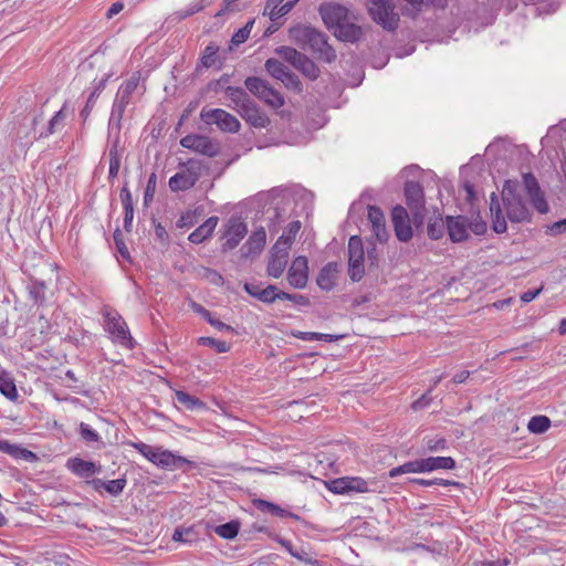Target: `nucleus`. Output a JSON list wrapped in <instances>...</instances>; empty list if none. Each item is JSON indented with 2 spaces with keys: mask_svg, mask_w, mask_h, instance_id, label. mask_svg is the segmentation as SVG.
Returning a JSON list of instances; mask_svg holds the SVG:
<instances>
[{
  "mask_svg": "<svg viewBox=\"0 0 566 566\" xmlns=\"http://www.w3.org/2000/svg\"><path fill=\"white\" fill-rule=\"evenodd\" d=\"M502 202L505 214L503 213L499 196L495 192L491 193L490 212L494 232L504 233L507 230L506 218L513 223L527 222L531 220V211L518 193L517 180H506L504 182Z\"/></svg>",
  "mask_w": 566,
  "mask_h": 566,
  "instance_id": "obj_1",
  "label": "nucleus"
},
{
  "mask_svg": "<svg viewBox=\"0 0 566 566\" xmlns=\"http://www.w3.org/2000/svg\"><path fill=\"white\" fill-rule=\"evenodd\" d=\"M290 39L300 45L302 49H308L316 59L326 63H332L336 60V51L328 43L326 34L317 29L298 24L290 29Z\"/></svg>",
  "mask_w": 566,
  "mask_h": 566,
  "instance_id": "obj_2",
  "label": "nucleus"
},
{
  "mask_svg": "<svg viewBox=\"0 0 566 566\" xmlns=\"http://www.w3.org/2000/svg\"><path fill=\"white\" fill-rule=\"evenodd\" d=\"M130 446L149 462L160 469L172 471L182 470L185 465L196 468V464L192 461L169 450H165L161 447H153L142 441L130 442Z\"/></svg>",
  "mask_w": 566,
  "mask_h": 566,
  "instance_id": "obj_3",
  "label": "nucleus"
},
{
  "mask_svg": "<svg viewBox=\"0 0 566 566\" xmlns=\"http://www.w3.org/2000/svg\"><path fill=\"white\" fill-rule=\"evenodd\" d=\"M366 8L370 19L385 31L398 29L400 15L392 0H367Z\"/></svg>",
  "mask_w": 566,
  "mask_h": 566,
  "instance_id": "obj_4",
  "label": "nucleus"
},
{
  "mask_svg": "<svg viewBox=\"0 0 566 566\" xmlns=\"http://www.w3.org/2000/svg\"><path fill=\"white\" fill-rule=\"evenodd\" d=\"M245 87L258 98L272 108H280L284 105V97L269 83L260 77L250 76L244 81Z\"/></svg>",
  "mask_w": 566,
  "mask_h": 566,
  "instance_id": "obj_5",
  "label": "nucleus"
},
{
  "mask_svg": "<svg viewBox=\"0 0 566 566\" xmlns=\"http://www.w3.org/2000/svg\"><path fill=\"white\" fill-rule=\"evenodd\" d=\"M104 328L111 335L112 340L128 348L133 347V337L123 317L111 311L104 312Z\"/></svg>",
  "mask_w": 566,
  "mask_h": 566,
  "instance_id": "obj_6",
  "label": "nucleus"
},
{
  "mask_svg": "<svg viewBox=\"0 0 566 566\" xmlns=\"http://www.w3.org/2000/svg\"><path fill=\"white\" fill-rule=\"evenodd\" d=\"M348 275L353 282H359L365 275V251L358 235L348 240Z\"/></svg>",
  "mask_w": 566,
  "mask_h": 566,
  "instance_id": "obj_7",
  "label": "nucleus"
},
{
  "mask_svg": "<svg viewBox=\"0 0 566 566\" xmlns=\"http://www.w3.org/2000/svg\"><path fill=\"white\" fill-rule=\"evenodd\" d=\"M43 106L33 108L24 116L15 127V136L21 145L29 146L41 137L36 136V126L43 119Z\"/></svg>",
  "mask_w": 566,
  "mask_h": 566,
  "instance_id": "obj_8",
  "label": "nucleus"
},
{
  "mask_svg": "<svg viewBox=\"0 0 566 566\" xmlns=\"http://www.w3.org/2000/svg\"><path fill=\"white\" fill-rule=\"evenodd\" d=\"M200 117L206 124H216L222 132L227 133H238L241 127L235 116L221 108H202Z\"/></svg>",
  "mask_w": 566,
  "mask_h": 566,
  "instance_id": "obj_9",
  "label": "nucleus"
},
{
  "mask_svg": "<svg viewBox=\"0 0 566 566\" xmlns=\"http://www.w3.org/2000/svg\"><path fill=\"white\" fill-rule=\"evenodd\" d=\"M406 203L413 214L415 220L422 222L424 216V192L417 181H406L403 186Z\"/></svg>",
  "mask_w": 566,
  "mask_h": 566,
  "instance_id": "obj_10",
  "label": "nucleus"
},
{
  "mask_svg": "<svg viewBox=\"0 0 566 566\" xmlns=\"http://www.w3.org/2000/svg\"><path fill=\"white\" fill-rule=\"evenodd\" d=\"M522 184L533 208L541 214L547 213L549 206L536 177L532 172H525L522 175Z\"/></svg>",
  "mask_w": 566,
  "mask_h": 566,
  "instance_id": "obj_11",
  "label": "nucleus"
},
{
  "mask_svg": "<svg viewBox=\"0 0 566 566\" xmlns=\"http://www.w3.org/2000/svg\"><path fill=\"white\" fill-rule=\"evenodd\" d=\"M180 145L208 157H216L219 154V145L205 135H186L180 139Z\"/></svg>",
  "mask_w": 566,
  "mask_h": 566,
  "instance_id": "obj_12",
  "label": "nucleus"
},
{
  "mask_svg": "<svg viewBox=\"0 0 566 566\" xmlns=\"http://www.w3.org/2000/svg\"><path fill=\"white\" fill-rule=\"evenodd\" d=\"M248 227L239 219L231 218L223 232L224 242L222 243V251L233 250L239 245L241 240L247 235Z\"/></svg>",
  "mask_w": 566,
  "mask_h": 566,
  "instance_id": "obj_13",
  "label": "nucleus"
},
{
  "mask_svg": "<svg viewBox=\"0 0 566 566\" xmlns=\"http://www.w3.org/2000/svg\"><path fill=\"white\" fill-rule=\"evenodd\" d=\"M319 14L323 22L329 30L336 29L347 18H349V11L342 4L327 3L319 7Z\"/></svg>",
  "mask_w": 566,
  "mask_h": 566,
  "instance_id": "obj_14",
  "label": "nucleus"
},
{
  "mask_svg": "<svg viewBox=\"0 0 566 566\" xmlns=\"http://www.w3.org/2000/svg\"><path fill=\"white\" fill-rule=\"evenodd\" d=\"M391 219L396 237L401 242H407L412 238L413 231L410 226L409 214L402 206L394 207Z\"/></svg>",
  "mask_w": 566,
  "mask_h": 566,
  "instance_id": "obj_15",
  "label": "nucleus"
},
{
  "mask_svg": "<svg viewBox=\"0 0 566 566\" xmlns=\"http://www.w3.org/2000/svg\"><path fill=\"white\" fill-rule=\"evenodd\" d=\"M308 280V261L306 256L295 258L287 271V281L294 289H304Z\"/></svg>",
  "mask_w": 566,
  "mask_h": 566,
  "instance_id": "obj_16",
  "label": "nucleus"
},
{
  "mask_svg": "<svg viewBox=\"0 0 566 566\" xmlns=\"http://www.w3.org/2000/svg\"><path fill=\"white\" fill-rule=\"evenodd\" d=\"M287 260L289 250H286V248L280 247V244H274L271 249L266 266L268 275L274 279H279L286 268Z\"/></svg>",
  "mask_w": 566,
  "mask_h": 566,
  "instance_id": "obj_17",
  "label": "nucleus"
},
{
  "mask_svg": "<svg viewBox=\"0 0 566 566\" xmlns=\"http://www.w3.org/2000/svg\"><path fill=\"white\" fill-rule=\"evenodd\" d=\"M266 242V232L263 227L255 229L247 242L241 247V258L249 259L259 255Z\"/></svg>",
  "mask_w": 566,
  "mask_h": 566,
  "instance_id": "obj_18",
  "label": "nucleus"
},
{
  "mask_svg": "<svg viewBox=\"0 0 566 566\" xmlns=\"http://www.w3.org/2000/svg\"><path fill=\"white\" fill-rule=\"evenodd\" d=\"M238 113L253 127L264 128L270 124V119L266 114L258 107L253 99L247 102Z\"/></svg>",
  "mask_w": 566,
  "mask_h": 566,
  "instance_id": "obj_19",
  "label": "nucleus"
},
{
  "mask_svg": "<svg viewBox=\"0 0 566 566\" xmlns=\"http://www.w3.org/2000/svg\"><path fill=\"white\" fill-rule=\"evenodd\" d=\"M66 468L80 478H90L102 472L101 464L77 457L70 458L66 462Z\"/></svg>",
  "mask_w": 566,
  "mask_h": 566,
  "instance_id": "obj_20",
  "label": "nucleus"
},
{
  "mask_svg": "<svg viewBox=\"0 0 566 566\" xmlns=\"http://www.w3.org/2000/svg\"><path fill=\"white\" fill-rule=\"evenodd\" d=\"M367 217L376 239L380 242L386 241L388 238V232L386 229L385 214L381 209L376 206H368Z\"/></svg>",
  "mask_w": 566,
  "mask_h": 566,
  "instance_id": "obj_21",
  "label": "nucleus"
},
{
  "mask_svg": "<svg viewBox=\"0 0 566 566\" xmlns=\"http://www.w3.org/2000/svg\"><path fill=\"white\" fill-rule=\"evenodd\" d=\"M130 99L132 98L119 93L116 94L107 125L108 132L111 134L113 133L114 128L122 129V119L127 105L130 103Z\"/></svg>",
  "mask_w": 566,
  "mask_h": 566,
  "instance_id": "obj_22",
  "label": "nucleus"
},
{
  "mask_svg": "<svg viewBox=\"0 0 566 566\" xmlns=\"http://www.w3.org/2000/svg\"><path fill=\"white\" fill-rule=\"evenodd\" d=\"M447 230L452 242H462L468 238V219L463 216L447 217Z\"/></svg>",
  "mask_w": 566,
  "mask_h": 566,
  "instance_id": "obj_23",
  "label": "nucleus"
},
{
  "mask_svg": "<svg viewBox=\"0 0 566 566\" xmlns=\"http://www.w3.org/2000/svg\"><path fill=\"white\" fill-rule=\"evenodd\" d=\"M338 279V264L336 262H328L324 265L316 279L319 289L324 291H332L337 283Z\"/></svg>",
  "mask_w": 566,
  "mask_h": 566,
  "instance_id": "obj_24",
  "label": "nucleus"
},
{
  "mask_svg": "<svg viewBox=\"0 0 566 566\" xmlns=\"http://www.w3.org/2000/svg\"><path fill=\"white\" fill-rule=\"evenodd\" d=\"M363 34V30L359 25L350 22L347 18L336 29H334V35L343 42H357Z\"/></svg>",
  "mask_w": 566,
  "mask_h": 566,
  "instance_id": "obj_25",
  "label": "nucleus"
},
{
  "mask_svg": "<svg viewBox=\"0 0 566 566\" xmlns=\"http://www.w3.org/2000/svg\"><path fill=\"white\" fill-rule=\"evenodd\" d=\"M0 452L11 455L17 460H24L28 462H33L38 459L36 454L28 449L20 447L19 444H14L9 442L8 440L0 439Z\"/></svg>",
  "mask_w": 566,
  "mask_h": 566,
  "instance_id": "obj_26",
  "label": "nucleus"
},
{
  "mask_svg": "<svg viewBox=\"0 0 566 566\" xmlns=\"http://www.w3.org/2000/svg\"><path fill=\"white\" fill-rule=\"evenodd\" d=\"M218 217H209L201 226H199L195 231H192L189 234L188 240L195 244L203 242L206 239L212 235L218 224Z\"/></svg>",
  "mask_w": 566,
  "mask_h": 566,
  "instance_id": "obj_27",
  "label": "nucleus"
},
{
  "mask_svg": "<svg viewBox=\"0 0 566 566\" xmlns=\"http://www.w3.org/2000/svg\"><path fill=\"white\" fill-rule=\"evenodd\" d=\"M119 198L124 208V229L129 232L134 220V201L132 192L126 185L120 189Z\"/></svg>",
  "mask_w": 566,
  "mask_h": 566,
  "instance_id": "obj_28",
  "label": "nucleus"
},
{
  "mask_svg": "<svg viewBox=\"0 0 566 566\" xmlns=\"http://www.w3.org/2000/svg\"><path fill=\"white\" fill-rule=\"evenodd\" d=\"M407 473H427L424 459L408 461L401 465L395 467L388 471V476L395 479Z\"/></svg>",
  "mask_w": 566,
  "mask_h": 566,
  "instance_id": "obj_29",
  "label": "nucleus"
},
{
  "mask_svg": "<svg viewBox=\"0 0 566 566\" xmlns=\"http://www.w3.org/2000/svg\"><path fill=\"white\" fill-rule=\"evenodd\" d=\"M283 1L284 0H269L266 2L264 8V14H268L271 21H276L277 19L287 14L292 10L294 3H283Z\"/></svg>",
  "mask_w": 566,
  "mask_h": 566,
  "instance_id": "obj_30",
  "label": "nucleus"
},
{
  "mask_svg": "<svg viewBox=\"0 0 566 566\" xmlns=\"http://www.w3.org/2000/svg\"><path fill=\"white\" fill-rule=\"evenodd\" d=\"M107 78L108 77L105 76L98 81H94V88L91 92V94L88 95L87 101H86L83 109L80 113V116L83 118V120H86L90 117L99 94L105 88Z\"/></svg>",
  "mask_w": 566,
  "mask_h": 566,
  "instance_id": "obj_31",
  "label": "nucleus"
},
{
  "mask_svg": "<svg viewBox=\"0 0 566 566\" xmlns=\"http://www.w3.org/2000/svg\"><path fill=\"white\" fill-rule=\"evenodd\" d=\"M276 54L280 55L284 61L294 66L297 71L302 66V64L306 61L307 56L296 49L291 46H279L275 50Z\"/></svg>",
  "mask_w": 566,
  "mask_h": 566,
  "instance_id": "obj_32",
  "label": "nucleus"
},
{
  "mask_svg": "<svg viewBox=\"0 0 566 566\" xmlns=\"http://www.w3.org/2000/svg\"><path fill=\"white\" fill-rule=\"evenodd\" d=\"M108 138V158L114 160H122L125 147L120 142V129L114 128L111 134L107 130Z\"/></svg>",
  "mask_w": 566,
  "mask_h": 566,
  "instance_id": "obj_33",
  "label": "nucleus"
},
{
  "mask_svg": "<svg viewBox=\"0 0 566 566\" xmlns=\"http://www.w3.org/2000/svg\"><path fill=\"white\" fill-rule=\"evenodd\" d=\"M0 392L11 401L19 397L13 377L6 370L0 371Z\"/></svg>",
  "mask_w": 566,
  "mask_h": 566,
  "instance_id": "obj_34",
  "label": "nucleus"
},
{
  "mask_svg": "<svg viewBox=\"0 0 566 566\" xmlns=\"http://www.w3.org/2000/svg\"><path fill=\"white\" fill-rule=\"evenodd\" d=\"M196 185V181L190 178L189 175L181 169L179 172H176L169 179V188L172 191H185L192 188Z\"/></svg>",
  "mask_w": 566,
  "mask_h": 566,
  "instance_id": "obj_35",
  "label": "nucleus"
},
{
  "mask_svg": "<svg viewBox=\"0 0 566 566\" xmlns=\"http://www.w3.org/2000/svg\"><path fill=\"white\" fill-rule=\"evenodd\" d=\"M426 470L432 472L436 470H452L455 468V460L451 457H429L424 458Z\"/></svg>",
  "mask_w": 566,
  "mask_h": 566,
  "instance_id": "obj_36",
  "label": "nucleus"
},
{
  "mask_svg": "<svg viewBox=\"0 0 566 566\" xmlns=\"http://www.w3.org/2000/svg\"><path fill=\"white\" fill-rule=\"evenodd\" d=\"M192 308L196 313H198L202 318H205L212 327L217 328L220 332H232L233 328L221 322L220 319L216 318L210 311L205 308L202 305L193 303Z\"/></svg>",
  "mask_w": 566,
  "mask_h": 566,
  "instance_id": "obj_37",
  "label": "nucleus"
},
{
  "mask_svg": "<svg viewBox=\"0 0 566 566\" xmlns=\"http://www.w3.org/2000/svg\"><path fill=\"white\" fill-rule=\"evenodd\" d=\"M175 398L180 405H182L187 410L190 411L201 410L206 408V403L202 400L189 395L184 390H176Z\"/></svg>",
  "mask_w": 566,
  "mask_h": 566,
  "instance_id": "obj_38",
  "label": "nucleus"
},
{
  "mask_svg": "<svg viewBox=\"0 0 566 566\" xmlns=\"http://www.w3.org/2000/svg\"><path fill=\"white\" fill-rule=\"evenodd\" d=\"M226 94L232 103L230 106L237 112H239L243 105L251 99L247 92L241 87L228 86L226 88Z\"/></svg>",
  "mask_w": 566,
  "mask_h": 566,
  "instance_id": "obj_39",
  "label": "nucleus"
},
{
  "mask_svg": "<svg viewBox=\"0 0 566 566\" xmlns=\"http://www.w3.org/2000/svg\"><path fill=\"white\" fill-rule=\"evenodd\" d=\"M292 336L305 340V342H314V340H324L327 343L336 342L340 338H343V335H333V334H324V333H316V332H292Z\"/></svg>",
  "mask_w": 566,
  "mask_h": 566,
  "instance_id": "obj_40",
  "label": "nucleus"
},
{
  "mask_svg": "<svg viewBox=\"0 0 566 566\" xmlns=\"http://www.w3.org/2000/svg\"><path fill=\"white\" fill-rule=\"evenodd\" d=\"M301 230V222L300 221H292L287 224L285 230L283 231L282 235L277 239L275 244H280L282 248H286V250H290L293 241L295 240L296 234Z\"/></svg>",
  "mask_w": 566,
  "mask_h": 566,
  "instance_id": "obj_41",
  "label": "nucleus"
},
{
  "mask_svg": "<svg viewBox=\"0 0 566 566\" xmlns=\"http://www.w3.org/2000/svg\"><path fill=\"white\" fill-rule=\"evenodd\" d=\"M258 507L261 511H266V512L271 513L272 515L279 516L281 518L290 517V518H293L295 521L301 520V517L297 514L292 513V512H290V511H287L285 509H282L277 504H274V503L269 502V501L260 500L259 504H258Z\"/></svg>",
  "mask_w": 566,
  "mask_h": 566,
  "instance_id": "obj_42",
  "label": "nucleus"
},
{
  "mask_svg": "<svg viewBox=\"0 0 566 566\" xmlns=\"http://www.w3.org/2000/svg\"><path fill=\"white\" fill-rule=\"evenodd\" d=\"M65 105L54 114V116L49 120L48 128L45 132L39 134V137H49L50 135L56 133L62 129L64 126V120L66 118L64 114Z\"/></svg>",
  "mask_w": 566,
  "mask_h": 566,
  "instance_id": "obj_43",
  "label": "nucleus"
},
{
  "mask_svg": "<svg viewBox=\"0 0 566 566\" xmlns=\"http://www.w3.org/2000/svg\"><path fill=\"white\" fill-rule=\"evenodd\" d=\"M172 539L175 542H180L182 544L191 545L199 539L198 533L193 527H177L172 534Z\"/></svg>",
  "mask_w": 566,
  "mask_h": 566,
  "instance_id": "obj_44",
  "label": "nucleus"
},
{
  "mask_svg": "<svg viewBox=\"0 0 566 566\" xmlns=\"http://www.w3.org/2000/svg\"><path fill=\"white\" fill-rule=\"evenodd\" d=\"M239 530L240 523L233 520L228 523L216 526L214 533L224 539H233L234 537H237Z\"/></svg>",
  "mask_w": 566,
  "mask_h": 566,
  "instance_id": "obj_45",
  "label": "nucleus"
},
{
  "mask_svg": "<svg viewBox=\"0 0 566 566\" xmlns=\"http://www.w3.org/2000/svg\"><path fill=\"white\" fill-rule=\"evenodd\" d=\"M549 427V418L542 415L532 417L527 423L528 431L536 434L546 432Z\"/></svg>",
  "mask_w": 566,
  "mask_h": 566,
  "instance_id": "obj_46",
  "label": "nucleus"
},
{
  "mask_svg": "<svg viewBox=\"0 0 566 566\" xmlns=\"http://www.w3.org/2000/svg\"><path fill=\"white\" fill-rule=\"evenodd\" d=\"M46 284L44 281L32 280L29 286V294L32 301L39 305L45 301Z\"/></svg>",
  "mask_w": 566,
  "mask_h": 566,
  "instance_id": "obj_47",
  "label": "nucleus"
},
{
  "mask_svg": "<svg viewBox=\"0 0 566 566\" xmlns=\"http://www.w3.org/2000/svg\"><path fill=\"white\" fill-rule=\"evenodd\" d=\"M219 46L214 43H209L202 51L200 62L203 67L209 69L216 65L218 60Z\"/></svg>",
  "mask_w": 566,
  "mask_h": 566,
  "instance_id": "obj_48",
  "label": "nucleus"
},
{
  "mask_svg": "<svg viewBox=\"0 0 566 566\" xmlns=\"http://www.w3.org/2000/svg\"><path fill=\"white\" fill-rule=\"evenodd\" d=\"M410 482L413 484L420 485V486H426V488L433 486V485H440V486H444V488H447V486L461 488L462 486V483H460V482L447 480V479H438V478L430 479V480L411 479Z\"/></svg>",
  "mask_w": 566,
  "mask_h": 566,
  "instance_id": "obj_49",
  "label": "nucleus"
},
{
  "mask_svg": "<svg viewBox=\"0 0 566 566\" xmlns=\"http://www.w3.org/2000/svg\"><path fill=\"white\" fill-rule=\"evenodd\" d=\"M447 228V220L444 221L441 217H437L428 223V235L432 240H439L443 237Z\"/></svg>",
  "mask_w": 566,
  "mask_h": 566,
  "instance_id": "obj_50",
  "label": "nucleus"
},
{
  "mask_svg": "<svg viewBox=\"0 0 566 566\" xmlns=\"http://www.w3.org/2000/svg\"><path fill=\"white\" fill-rule=\"evenodd\" d=\"M265 70L271 76L280 81L289 71V67L276 59H269L265 62Z\"/></svg>",
  "mask_w": 566,
  "mask_h": 566,
  "instance_id": "obj_51",
  "label": "nucleus"
},
{
  "mask_svg": "<svg viewBox=\"0 0 566 566\" xmlns=\"http://www.w3.org/2000/svg\"><path fill=\"white\" fill-rule=\"evenodd\" d=\"M181 166H182V169L185 170V172L187 175H189L190 178H192V180H195L196 182L200 179V177L202 175V170L205 168L202 161L197 160V159H189L187 163H184Z\"/></svg>",
  "mask_w": 566,
  "mask_h": 566,
  "instance_id": "obj_52",
  "label": "nucleus"
},
{
  "mask_svg": "<svg viewBox=\"0 0 566 566\" xmlns=\"http://www.w3.org/2000/svg\"><path fill=\"white\" fill-rule=\"evenodd\" d=\"M198 344L201 346L212 347L219 354L228 353L230 350V345L227 342L219 340L213 337L201 336L198 338Z\"/></svg>",
  "mask_w": 566,
  "mask_h": 566,
  "instance_id": "obj_53",
  "label": "nucleus"
},
{
  "mask_svg": "<svg viewBox=\"0 0 566 566\" xmlns=\"http://www.w3.org/2000/svg\"><path fill=\"white\" fill-rule=\"evenodd\" d=\"M424 447L430 452L444 451L448 448V441L441 436L426 437Z\"/></svg>",
  "mask_w": 566,
  "mask_h": 566,
  "instance_id": "obj_54",
  "label": "nucleus"
},
{
  "mask_svg": "<svg viewBox=\"0 0 566 566\" xmlns=\"http://www.w3.org/2000/svg\"><path fill=\"white\" fill-rule=\"evenodd\" d=\"M80 436L86 443L101 442L99 433L85 422L80 423Z\"/></svg>",
  "mask_w": 566,
  "mask_h": 566,
  "instance_id": "obj_55",
  "label": "nucleus"
},
{
  "mask_svg": "<svg viewBox=\"0 0 566 566\" xmlns=\"http://www.w3.org/2000/svg\"><path fill=\"white\" fill-rule=\"evenodd\" d=\"M126 485L127 479L124 475L116 480L106 481L105 491L113 496H118L124 491Z\"/></svg>",
  "mask_w": 566,
  "mask_h": 566,
  "instance_id": "obj_56",
  "label": "nucleus"
},
{
  "mask_svg": "<svg viewBox=\"0 0 566 566\" xmlns=\"http://www.w3.org/2000/svg\"><path fill=\"white\" fill-rule=\"evenodd\" d=\"M253 23H254V21L250 20L244 27L239 29L232 35V38H231L232 45L238 46V45L244 43L248 40V38H249L250 33H251Z\"/></svg>",
  "mask_w": 566,
  "mask_h": 566,
  "instance_id": "obj_57",
  "label": "nucleus"
},
{
  "mask_svg": "<svg viewBox=\"0 0 566 566\" xmlns=\"http://www.w3.org/2000/svg\"><path fill=\"white\" fill-rule=\"evenodd\" d=\"M156 187H157V176L155 172H153V174H150V176L148 178V181H147V185L145 188V192H144V205L145 206H149L150 202L154 200Z\"/></svg>",
  "mask_w": 566,
  "mask_h": 566,
  "instance_id": "obj_58",
  "label": "nucleus"
},
{
  "mask_svg": "<svg viewBox=\"0 0 566 566\" xmlns=\"http://www.w3.org/2000/svg\"><path fill=\"white\" fill-rule=\"evenodd\" d=\"M298 71L310 80H316L321 73L317 65L310 57L306 59Z\"/></svg>",
  "mask_w": 566,
  "mask_h": 566,
  "instance_id": "obj_59",
  "label": "nucleus"
},
{
  "mask_svg": "<svg viewBox=\"0 0 566 566\" xmlns=\"http://www.w3.org/2000/svg\"><path fill=\"white\" fill-rule=\"evenodd\" d=\"M276 286L275 285H268L262 290V292L258 293L259 301L265 303V304H272L276 301Z\"/></svg>",
  "mask_w": 566,
  "mask_h": 566,
  "instance_id": "obj_60",
  "label": "nucleus"
},
{
  "mask_svg": "<svg viewBox=\"0 0 566 566\" xmlns=\"http://www.w3.org/2000/svg\"><path fill=\"white\" fill-rule=\"evenodd\" d=\"M286 87L289 88H293L297 92H301L302 91V85H301V82L297 77V75H295L293 72H291V70L289 69V71L282 76V78L280 80Z\"/></svg>",
  "mask_w": 566,
  "mask_h": 566,
  "instance_id": "obj_61",
  "label": "nucleus"
},
{
  "mask_svg": "<svg viewBox=\"0 0 566 566\" xmlns=\"http://www.w3.org/2000/svg\"><path fill=\"white\" fill-rule=\"evenodd\" d=\"M201 276L205 277L207 281H209L211 284H214V285L223 284L222 275L213 269L203 268L202 272H201Z\"/></svg>",
  "mask_w": 566,
  "mask_h": 566,
  "instance_id": "obj_62",
  "label": "nucleus"
},
{
  "mask_svg": "<svg viewBox=\"0 0 566 566\" xmlns=\"http://www.w3.org/2000/svg\"><path fill=\"white\" fill-rule=\"evenodd\" d=\"M206 7H207V3H203V2H198V1L191 2L185 10L178 12L179 18L186 19L190 15H193V14L202 11Z\"/></svg>",
  "mask_w": 566,
  "mask_h": 566,
  "instance_id": "obj_63",
  "label": "nucleus"
},
{
  "mask_svg": "<svg viewBox=\"0 0 566 566\" xmlns=\"http://www.w3.org/2000/svg\"><path fill=\"white\" fill-rule=\"evenodd\" d=\"M349 489L350 486H348V478L333 480L329 486V490L337 494L349 492Z\"/></svg>",
  "mask_w": 566,
  "mask_h": 566,
  "instance_id": "obj_64",
  "label": "nucleus"
}]
</instances>
